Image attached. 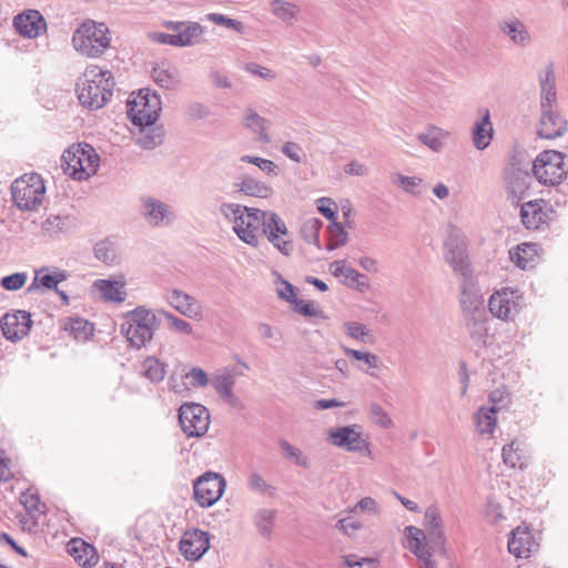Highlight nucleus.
<instances>
[{
  "instance_id": "nucleus-1",
  "label": "nucleus",
  "mask_w": 568,
  "mask_h": 568,
  "mask_svg": "<svg viewBox=\"0 0 568 568\" xmlns=\"http://www.w3.org/2000/svg\"><path fill=\"white\" fill-rule=\"evenodd\" d=\"M114 84L109 70L91 65L77 82L78 100L89 110H99L112 98Z\"/></svg>"
},
{
  "instance_id": "nucleus-2",
  "label": "nucleus",
  "mask_w": 568,
  "mask_h": 568,
  "mask_svg": "<svg viewBox=\"0 0 568 568\" xmlns=\"http://www.w3.org/2000/svg\"><path fill=\"white\" fill-rule=\"evenodd\" d=\"M220 211L225 219L233 223V231L239 239L253 247L258 245V224L261 223L263 231L264 224L273 213L236 203H223Z\"/></svg>"
},
{
  "instance_id": "nucleus-3",
  "label": "nucleus",
  "mask_w": 568,
  "mask_h": 568,
  "mask_svg": "<svg viewBox=\"0 0 568 568\" xmlns=\"http://www.w3.org/2000/svg\"><path fill=\"white\" fill-rule=\"evenodd\" d=\"M125 317L126 322L121 325V334L135 348H141L150 342L160 325L158 316L144 306L129 311Z\"/></svg>"
},
{
  "instance_id": "nucleus-4",
  "label": "nucleus",
  "mask_w": 568,
  "mask_h": 568,
  "mask_svg": "<svg viewBox=\"0 0 568 568\" xmlns=\"http://www.w3.org/2000/svg\"><path fill=\"white\" fill-rule=\"evenodd\" d=\"M110 31L102 22L84 21L73 33L74 49L89 58L100 57L110 47Z\"/></svg>"
},
{
  "instance_id": "nucleus-5",
  "label": "nucleus",
  "mask_w": 568,
  "mask_h": 568,
  "mask_svg": "<svg viewBox=\"0 0 568 568\" xmlns=\"http://www.w3.org/2000/svg\"><path fill=\"white\" fill-rule=\"evenodd\" d=\"M65 174L73 180L84 181L97 173L100 158L88 143H79L65 150L61 156Z\"/></svg>"
},
{
  "instance_id": "nucleus-6",
  "label": "nucleus",
  "mask_w": 568,
  "mask_h": 568,
  "mask_svg": "<svg viewBox=\"0 0 568 568\" xmlns=\"http://www.w3.org/2000/svg\"><path fill=\"white\" fill-rule=\"evenodd\" d=\"M567 155L556 150L540 152L532 163L535 179L544 185H559L568 174Z\"/></svg>"
},
{
  "instance_id": "nucleus-7",
  "label": "nucleus",
  "mask_w": 568,
  "mask_h": 568,
  "mask_svg": "<svg viewBox=\"0 0 568 568\" xmlns=\"http://www.w3.org/2000/svg\"><path fill=\"white\" fill-rule=\"evenodd\" d=\"M126 114L134 125H153L160 116L162 102L160 95L149 89H140L136 97L128 101Z\"/></svg>"
},
{
  "instance_id": "nucleus-8",
  "label": "nucleus",
  "mask_w": 568,
  "mask_h": 568,
  "mask_svg": "<svg viewBox=\"0 0 568 568\" xmlns=\"http://www.w3.org/2000/svg\"><path fill=\"white\" fill-rule=\"evenodd\" d=\"M45 186L41 176L37 173L23 175L11 185L13 203L21 211H33L43 201Z\"/></svg>"
},
{
  "instance_id": "nucleus-9",
  "label": "nucleus",
  "mask_w": 568,
  "mask_h": 568,
  "mask_svg": "<svg viewBox=\"0 0 568 568\" xmlns=\"http://www.w3.org/2000/svg\"><path fill=\"white\" fill-rule=\"evenodd\" d=\"M166 27L172 30V33L153 32L150 38L161 44L190 47L197 43L204 32L203 27L197 22L170 21Z\"/></svg>"
},
{
  "instance_id": "nucleus-10",
  "label": "nucleus",
  "mask_w": 568,
  "mask_h": 568,
  "mask_svg": "<svg viewBox=\"0 0 568 568\" xmlns=\"http://www.w3.org/2000/svg\"><path fill=\"white\" fill-rule=\"evenodd\" d=\"M224 477L215 471L207 470L193 483V497L202 508H209L220 500L225 491Z\"/></svg>"
},
{
  "instance_id": "nucleus-11",
  "label": "nucleus",
  "mask_w": 568,
  "mask_h": 568,
  "mask_svg": "<svg viewBox=\"0 0 568 568\" xmlns=\"http://www.w3.org/2000/svg\"><path fill=\"white\" fill-rule=\"evenodd\" d=\"M534 175L519 166L518 163H509L503 171V180L507 201L513 205H519L520 201L529 196Z\"/></svg>"
},
{
  "instance_id": "nucleus-12",
  "label": "nucleus",
  "mask_w": 568,
  "mask_h": 568,
  "mask_svg": "<svg viewBox=\"0 0 568 568\" xmlns=\"http://www.w3.org/2000/svg\"><path fill=\"white\" fill-rule=\"evenodd\" d=\"M179 423L187 437L203 436L210 425L209 409L197 403H184L178 412Z\"/></svg>"
},
{
  "instance_id": "nucleus-13",
  "label": "nucleus",
  "mask_w": 568,
  "mask_h": 568,
  "mask_svg": "<svg viewBox=\"0 0 568 568\" xmlns=\"http://www.w3.org/2000/svg\"><path fill=\"white\" fill-rule=\"evenodd\" d=\"M523 303V294L511 287L496 291L488 301V308L494 317L503 321L514 320L519 313Z\"/></svg>"
},
{
  "instance_id": "nucleus-14",
  "label": "nucleus",
  "mask_w": 568,
  "mask_h": 568,
  "mask_svg": "<svg viewBox=\"0 0 568 568\" xmlns=\"http://www.w3.org/2000/svg\"><path fill=\"white\" fill-rule=\"evenodd\" d=\"M555 211L544 200H534L520 205V220L528 230H540L552 220Z\"/></svg>"
},
{
  "instance_id": "nucleus-15",
  "label": "nucleus",
  "mask_w": 568,
  "mask_h": 568,
  "mask_svg": "<svg viewBox=\"0 0 568 568\" xmlns=\"http://www.w3.org/2000/svg\"><path fill=\"white\" fill-rule=\"evenodd\" d=\"M32 323L31 314L19 310L12 314H4L0 321V327L7 339L18 342L29 334Z\"/></svg>"
},
{
  "instance_id": "nucleus-16",
  "label": "nucleus",
  "mask_w": 568,
  "mask_h": 568,
  "mask_svg": "<svg viewBox=\"0 0 568 568\" xmlns=\"http://www.w3.org/2000/svg\"><path fill=\"white\" fill-rule=\"evenodd\" d=\"M13 27L23 38L36 39L47 31L48 24L39 10L28 9L13 18Z\"/></svg>"
},
{
  "instance_id": "nucleus-17",
  "label": "nucleus",
  "mask_w": 568,
  "mask_h": 568,
  "mask_svg": "<svg viewBox=\"0 0 568 568\" xmlns=\"http://www.w3.org/2000/svg\"><path fill=\"white\" fill-rule=\"evenodd\" d=\"M357 425H347L329 429V442L332 445L347 452H362L368 447Z\"/></svg>"
},
{
  "instance_id": "nucleus-18",
  "label": "nucleus",
  "mask_w": 568,
  "mask_h": 568,
  "mask_svg": "<svg viewBox=\"0 0 568 568\" xmlns=\"http://www.w3.org/2000/svg\"><path fill=\"white\" fill-rule=\"evenodd\" d=\"M263 233L267 237L268 242L285 256H290L293 253L294 244L292 240L282 239V236L288 235V230L285 222L281 219L277 213H272L264 224Z\"/></svg>"
},
{
  "instance_id": "nucleus-19",
  "label": "nucleus",
  "mask_w": 568,
  "mask_h": 568,
  "mask_svg": "<svg viewBox=\"0 0 568 568\" xmlns=\"http://www.w3.org/2000/svg\"><path fill=\"white\" fill-rule=\"evenodd\" d=\"M211 535L201 529L186 532L180 540V551L190 561L200 560L210 549Z\"/></svg>"
},
{
  "instance_id": "nucleus-20",
  "label": "nucleus",
  "mask_w": 568,
  "mask_h": 568,
  "mask_svg": "<svg viewBox=\"0 0 568 568\" xmlns=\"http://www.w3.org/2000/svg\"><path fill=\"white\" fill-rule=\"evenodd\" d=\"M538 135L542 139L554 140L562 136L567 131V120L555 109H540Z\"/></svg>"
},
{
  "instance_id": "nucleus-21",
  "label": "nucleus",
  "mask_w": 568,
  "mask_h": 568,
  "mask_svg": "<svg viewBox=\"0 0 568 568\" xmlns=\"http://www.w3.org/2000/svg\"><path fill=\"white\" fill-rule=\"evenodd\" d=\"M463 320L471 341L478 346H485L488 337V315L486 310L463 314Z\"/></svg>"
},
{
  "instance_id": "nucleus-22",
  "label": "nucleus",
  "mask_w": 568,
  "mask_h": 568,
  "mask_svg": "<svg viewBox=\"0 0 568 568\" xmlns=\"http://www.w3.org/2000/svg\"><path fill=\"white\" fill-rule=\"evenodd\" d=\"M459 303L463 314L485 310L483 295L474 283L473 275L462 280Z\"/></svg>"
},
{
  "instance_id": "nucleus-23",
  "label": "nucleus",
  "mask_w": 568,
  "mask_h": 568,
  "mask_svg": "<svg viewBox=\"0 0 568 568\" xmlns=\"http://www.w3.org/2000/svg\"><path fill=\"white\" fill-rule=\"evenodd\" d=\"M241 376H244V373L235 366H224L213 374L210 382L220 397L232 398L236 377Z\"/></svg>"
},
{
  "instance_id": "nucleus-24",
  "label": "nucleus",
  "mask_w": 568,
  "mask_h": 568,
  "mask_svg": "<svg viewBox=\"0 0 568 568\" xmlns=\"http://www.w3.org/2000/svg\"><path fill=\"white\" fill-rule=\"evenodd\" d=\"M445 260L462 277L473 275L466 250L460 244L445 243Z\"/></svg>"
},
{
  "instance_id": "nucleus-25",
  "label": "nucleus",
  "mask_w": 568,
  "mask_h": 568,
  "mask_svg": "<svg viewBox=\"0 0 568 568\" xmlns=\"http://www.w3.org/2000/svg\"><path fill=\"white\" fill-rule=\"evenodd\" d=\"M168 303L175 308L179 313L190 318L200 315V307L197 301L190 294L174 288L166 296Z\"/></svg>"
},
{
  "instance_id": "nucleus-26",
  "label": "nucleus",
  "mask_w": 568,
  "mask_h": 568,
  "mask_svg": "<svg viewBox=\"0 0 568 568\" xmlns=\"http://www.w3.org/2000/svg\"><path fill=\"white\" fill-rule=\"evenodd\" d=\"M535 548L536 544L528 530L516 528L511 531V536L508 539V550L511 555L517 558H528Z\"/></svg>"
},
{
  "instance_id": "nucleus-27",
  "label": "nucleus",
  "mask_w": 568,
  "mask_h": 568,
  "mask_svg": "<svg viewBox=\"0 0 568 568\" xmlns=\"http://www.w3.org/2000/svg\"><path fill=\"white\" fill-rule=\"evenodd\" d=\"M481 118L477 120L473 126L471 135L474 146L483 151L490 144L493 139V124L490 122V113L488 109L480 110Z\"/></svg>"
},
{
  "instance_id": "nucleus-28",
  "label": "nucleus",
  "mask_w": 568,
  "mask_h": 568,
  "mask_svg": "<svg viewBox=\"0 0 568 568\" xmlns=\"http://www.w3.org/2000/svg\"><path fill=\"white\" fill-rule=\"evenodd\" d=\"M92 286L101 293V298L105 302L122 303L125 301L126 292L123 277L119 281L95 280Z\"/></svg>"
},
{
  "instance_id": "nucleus-29",
  "label": "nucleus",
  "mask_w": 568,
  "mask_h": 568,
  "mask_svg": "<svg viewBox=\"0 0 568 568\" xmlns=\"http://www.w3.org/2000/svg\"><path fill=\"white\" fill-rule=\"evenodd\" d=\"M407 539L410 551L420 560H423L427 568H434L430 561L432 551L424 542L425 534L422 529L414 526L406 527Z\"/></svg>"
},
{
  "instance_id": "nucleus-30",
  "label": "nucleus",
  "mask_w": 568,
  "mask_h": 568,
  "mask_svg": "<svg viewBox=\"0 0 568 568\" xmlns=\"http://www.w3.org/2000/svg\"><path fill=\"white\" fill-rule=\"evenodd\" d=\"M425 528L430 542L435 546H443L445 534L443 529V520L437 506L432 505L425 511Z\"/></svg>"
},
{
  "instance_id": "nucleus-31",
  "label": "nucleus",
  "mask_w": 568,
  "mask_h": 568,
  "mask_svg": "<svg viewBox=\"0 0 568 568\" xmlns=\"http://www.w3.org/2000/svg\"><path fill=\"white\" fill-rule=\"evenodd\" d=\"M501 457L504 464L508 467L524 469L527 466L528 455L524 443L518 439L504 445Z\"/></svg>"
},
{
  "instance_id": "nucleus-32",
  "label": "nucleus",
  "mask_w": 568,
  "mask_h": 568,
  "mask_svg": "<svg viewBox=\"0 0 568 568\" xmlns=\"http://www.w3.org/2000/svg\"><path fill=\"white\" fill-rule=\"evenodd\" d=\"M141 212L145 221L152 226H159L171 214L169 205L153 197L143 200Z\"/></svg>"
},
{
  "instance_id": "nucleus-33",
  "label": "nucleus",
  "mask_w": 568,
  "mask_h": 568,
  "mask_svg": "<svg viewBox=\"0 0 568 568\" xmlns=\"http://www.w3.org/2000/svg\"><path fill=\"white\" fill-rule=\"evenodd\" d=\"M499 30L509 37L513 43L525 47L530 40V33L523 21L517 18L499 22Z\"/></svg>"
},
{
  "instance_id": "nucleus-34",
  "label": "nucleus",
  "mask_w": 568,
  "mask_h": 568,
  "mask_svg": "<svg viewBox=\"0 0 568 568\" xmlns=\"http://www.w3.org/2000/svg\"><path fill=\"white\" fill-rule=\"evenodd\" d=\"M47 271L48 267H42L36 271L33 281L27 290L29 293L37 291L41 287L45 290L55 291L58 288V285L68 278V273L65 271H58L54 272L53 274L45 273Z\"/></svg>"
},
{
  "instance_id": "nucleus-35",
  "label": "nucleus",
  "mask_w": 568,
  "mask_h": 568,
  "mask_svg": "<svg viewBox=\"0 0 568 568\" xmlns=\"http://www.w3.org/2000/svg\"><path fill=\"white\" fill-rule=\"evenodd\" d=\"M139 134L135 138V143L145 150H152L163 142V129L153 125H138Z\"/></svg>"
},
{
  "instance_id": "nucleus-36",
  "label": "nucleus",
  "mask_w": 568,
  "mask_h": 568,
  "mask_svg": "<svg viewBox=\"0 0 568 568\" xmlns=\"http://www.w3.org/2000/svg\"><path fill=\"white\" fill-rule=\"evenodd\" d=\"M537 256V244L521 243L515 252H510V258L521 270H527L534 266Z\"/></svg>"
},
{
  "instance_id": "nucleus-37",
  "label": "nucleus",
  "mask_w": 568,
  "mask_h": 568,
  "mask_svg": "<svg viewBox=\"0 0 568 568\" xmlns=\"http://www.w3.org/2000/svg\"><path fill=\"white\" fill-rule=\"evenodd\" d=\"M245 128L250 129L253 133L258 135V140L262 143H268L271 141L266 130L268 128V121L262 118L253 109L246 111V115L243 120Z\"/></svg>"
},
{
  "instance_id": "nucleus-38",
  "label": "nucleus",
  "mask_w": 568,
  "mask_h": 568,
  "mask_svg": "<svg viewBox=\"0 0 568 568\" xmlns=\"http://www.w3.org/2000/svg\"><path fill=\"white\" fill-rule=\"evenodd\" d=\"M236 185L239 186V192L247 196L268 199L273 194L271 186L252 176H245L241 183Z\"/></svg>"
},
{
  "instance_id": "nucleus-39",
  "label": "nucleus",
  "mask_w": 568,
  "mask_h": 568,
  "mask_svg": "<svg viewBox=\"0 0 568 568\" xmlns=\"http://www.w3.org/2000/svg\"><path fill=\"white\" fill-rule=\"evenodd\" d=\"M166 365L153 356L146 357L141 363L140 374L152 383H160L164 379Z\"/></svg>"
},
{
  "instance_id": "nucleus-40",
  "label": "nucleus",
  "mask_w": 568,
  "mask_h": 568,
  "mask_svg": "<svg viewBox=\"0 0 568 568\" xmlns=\"http://www.w3.org/2000/svg\"><path fill=\"white\" fill-rule=\"evenodd\" d=\"M271 11L283 22L293 24L297 20L300 8L295 3L285 0H273Z\"/></svg>"
},
{
  "instance_id": "nucleus-41",
  "label": "nucleus",
  "mask_w": 568,
  "mask_h": 568,
  "mask_svg": "<svg viewBox=\"0 0 568 568\" xmlns=\"http://www.w3.org/2000/svg\"><path fill=\"white\" fill-rule=\"evenodd\" d=\"M278 446L284 459L290 460L304 469H308L311 467L310 458L303 454L300 448L293 446L286 439H280Z\"/></svg>"
},
{
  "instance_id": "nucleus-42",
  "label": "nucleus",
  "mask_w": 568,
  "mask_h": 568,
  "mask_svg": "<svg viewBox=\"0 0 568 568\" xmlns=\"http://www.w3.org/2000/svg\"><path fill=\"white\" fill-rule=\"evenodd\" d=\"M495 408L480 407L475 414L476 426L480 434H491L497 424Z\"/></svg>"
},
{
  "instance_id": "nucleus-43",
  "label": "nucleus",
  "mask_w": 568,
  "mask_h": 568,
  "mask_svg": "<svg viewBox=\"0 0 568 568\" xmlns=\"http://www.w3.org/2000/svg\"><path fill=\"white\" fill-rule=\"evenodd\" d=\"M323 227V222L317 217L307 219L301 227V235L308 244H314L318 250L322 248L320 242V232Z\"/></svg>"
},
{
  "instance_id": "nucleus-44",
  "label": "nucleus",
  "mask_w": 568,
  "mask_h": 568,
  "mask_svg": "<svg viewBox=\"0 0 568 568\" xmlns=\"http://www.w3.org/2000/svg\"><path fill=\"white\" fill-rule=\"evenodd\" d=\"M342 348L346 356L352 357L353 359L358 362H364L367 365V368H361L362 371H364L366 374L371 376H376V374L369 371V368H378L381 361L377 355L369 352L353 349L347 346H343Z\"/></svg>"
},
{
  "instance_id": "nucleus-45",
  "label": "nucleus",
  "mask_w": 568,
  "mask_h": 568,
  "mask_svg": "<svg viewBox=\"0 0 568 568\" xmlns=\"http://www.w3.org/2000/svg\"><path fill=\"white\" fill-rule=\"evenodd\" d=\"M276 518V510L274 509H260L254 516V524L258 532L264 537H270L274 520Z\"/></svg>"
},
{
  "instance_id": "nucleus-46",
  "label": "nucleus",
  "mask_w": 568,
  "mask_h": 568,
  "mask_svg": "<svg viewBox=\"0 0 568 568\" xmlns=\"http://www.w3.org/2000/svg\"><path fill=\"white\" fill-rule=\"evenodd\" d=\"M70 225L69 216L50 215L42 222V231L50 236L67 232Z\"/></svg>"
},
{
  "instance_id": "nucleus-47",
  "label": "nucleus",
  "mask_w": 568,
  "mask_h": 568,
  "mask_svg": "<svg viewBox=\"0 0 568 568\" xmlns=\"http://www.w3.org/2000/svg\"><path fill=\"white\" fill-rule=\"evenodd\" d=\"M81 547L83 548V552L85 555V558H83L82 555H79V549L73 546L70 550V552L74 556L75 560L79 561V564L83 567H92L98 561V555L93 546H90L89 544L81 540Z\"/></svg>"
},
{
  "instance_id": "nucleus-48",
  "label": "nucleus",
  "mask_w": 568,
  "mask_h": 568,
  "mask_svg": "<svg viewBox=\"0 0 568 568\" xmlns=\"http://www.w3.org/2000/svg\"><path fill=\"white\" fill-rule=\"evenodd\" d=\"M152 78L158 85L168 90L174 89L179 82L172 72L161 67L153 68Z\"/></svg>"
},
{
  "instance_id": "nucleus-49",
  "label": "nucleus",
  "mask_w": 568,
  "mask_h": 568,
  "mask_svg": "<svg viewBox=\"0 0 568 568\" xmlns=\"http://www.w3.org/2000/svg\"><path fill=\"white\" fill-rule=\"evenodd\" d=\"M28 280V275L24 272H17L10 275L3 276L0 280V285L3 290L14 292L22 288Z\"/></svg>"
},
{
  "instance_id": "nucleus-50",
  "label": "nucleus",
  "mask_w": 568,
  "mask_h": 568,
  "mask_svg": "<svg viewBox=\"0 0 568 568\" xmlns=\"http://www.w3.org/2000/svg\"><path fill=\"white\" fill-rule=\"evenodd\" d=\"M418 140L433 151H439L443 146L440 129L430 126L426 132L418 134Z\"/></svg>"
},
{
  "instance_id": "nucleus-51",
  "label": "nucleus",
  "mask_w": 568,
  "mask_h": 568,
  "mask_svg": "<svg viewBox=\"0 0 568 568\" xmlns=\"http://www.w3.org/2000/svg\"><path fill=\"white\" fill-rule=\"evenodd\" d=\"M69 329L77 339H87L93 332L92 324L81 317L72 318L69 324Z\"/></svg>"
},
{
  "instance_id": "nucleus-52",
  "label": "nucleus",
  "mask_w": 568,
  "mask_h": 568,
  "mask_svg": "<svg viewBox=\"0 0 568 568\" xmlns=\"http://www.w3.org/2000/svg\"><path fill=\"white\" fill-rule=\"evenodd\" d=\"M160 315L165 317L170 329L185 335H190L192 333V325L189 322L175 316L168 311H161Z\"/></svg>"
},
{
  "instance_id": "nucleus-53",
  "label": "nucleus",
  "mask_w": 568,
  "mask_h": 568,
  "mask_svg": "<svg viewBox=\"0 0 568 568\" xmlns=\"http://www.w3.org/2000/svg\"><path fill=\"white\" fill-rule=\"evenodd\" d=\"M241 162L254 164L261 171L265 172L267 175H277V171H276L277 166L271 160L245 154V155L241 156Z\"/></svg>"
},
{
  "instance_id": "nucleus-54",
  "label": "nucleus",
  "mask_w": 568,
  "mask_h": 568,
  "mask_svg": "<svg viewBox=\"0 0 568 568\" xmlns=\"http://www.w3.org/2000/svg\"><path fill=\"white\" fill-rule=\"evenodd\" d=\"M247 486L251 490L257 491L261 494H266L268 496H273L275 491V487L268 485L264 478L256 471L252 473L247 480Z\"/></svg>"
},
{
  "instance_id": "nucleus-55",
  "label": "nucleus",
  "mask_w": 568,
  "mask_h": 568,
  "mask_svg": "<svg viewBox=\"0 0 568 568\" xmlns=\"http://www.w3.org/2000/svg\"><path fill=\"white\" fill-rule=\"evenodd\" d=\"M209 21H212L219 26H224L229 29L236 31L237 33H243L244 26L241 21L236 19L229 18L222 13H209L206 16Z\"/></svg>"
},
{
  "instance_id": "nucleus-56",
  "label": "nucleus",
  "mask_w": 568,
  "mask_h": 568,
  "mask_svg": "<svg viewBox=\"0 0 568 568\" xmlns=\"http://www.w3.org/2000/svg\"><path fill=\"white\" fill-rule=\"evenodd\" d=\"M318 212L326 217L329 223L337 220L338 207L337 204L329 197H321L317 200Z\"/></svg>"
},
{
  "instance_id": "nucleus-57",
  "label": "nucleus",
  "mask_w": 568,
  "mask_h": 568,
  "mask_svg": "<svg viewBox=\"0 0 568 568\" xmlns=\"http://www.w3.org/2000/svg\"><path fill=\"white\" fill-rule=\"evenodd\" d=\"M489 400L491 403L490 408H495V410L498 412L508 406L510 403V394L506 387H499L489 394Z\"/></svg>"
},
{
  "instance_id": "nucleus-58",
  "label": "nucleus",
  "mask_w": 568,
  "mask_h": 568,
  "mask_svg": "<svg viewBox=\"0 0 568 568\" xmlns=\"http://www.w3.org/2000/svg\"><path fill=\"white\" fill-rule=\"evenodd\" d=\"M344 325L349 337L363 343L368 342L371 333L364 324L358 322H346Z\"/></svg>"
},
{
  "instance_id": "nucleus-59",
  "label": "nucleus",
  "mask_w": 568,
  "mask_h": 568,
  "mask_svg": "<svg viewBox=\"0 0 568 568\" xmlns=\"http://www.w3.org/2000/svg\"><path fill=\"white\" fill-rule=\"evenodd\" d=\"M369 413L374 418L375 424L384 427L390 428L393 426V420L387 414V412L377 403H372L369 405Z\"/></svg>"
},
{
  "instance_id": "nucleus-60",
  "label": "nucleus",
  "mask_w": 568,
  "mask_h": 568,
  "mask_svg": "<svg viewBox=\"0 0 568 568\" xmlns=\"http://www.w3.org/2000/svg\"><path fill=\"white\" fill-rule=\"evenodd\" d=\"M293 310L306 317H317L321 311L315 307V303L312 301H303L301 298L293 300Z\"/></svg>"
},
{
  "instance_id": "nucleus-61",
  "label": "nucleus",
  "mask_w": 568,
  "mask_h": 568,
  "mask_svg": "<svg viewBox=\"0 0 568 568\" xmlns=\"http://www.w3.org/2000/svg\"><path fill=\"white\" fill-rule=\"evenodd\" d=\"M335 527L344 535L353 537L356 531L363 528V524L359 520L353 519L352 517H346L339 519Z\"/></svg>"
},
{
  "instance_id": "nucleus-62",
  "label": "nucleus",
  "mask_w": 568,
  "mask_h": 568,
  "mask_svg": "<svg viewBox=\"0 0 568 568\" xmlns=\"http://www.w3.org/2000/svg\"><path fill=\"white\" fill-rule=\"evenodd\" d=\"M346 277H345V284L351 287H355L359 291H363V288L368 286V283L366 281V276L364 274H361L353 267H349V270H346Z\"/></svg>"
},
{
  "instance_id": "nucleus-63",
  "label": "nucleus",
  "mask_w": 568,
  "mask_h": 568,
  "mask_svg": "<svg viewBox=\"0 0 568 568\" xmlns=\"http://www.w3.org/2000/svg\"><path fill=\"white\" fill-rule=\"evenodd\" d=\"M281 151L285 156L296 163H302L305 160V154L302 148L295 142H285Z\"/></svg>"
},
{
  "instance_id": "nucleus-64",
  "label": "nucleus",
  "mask_w": 568,
  "mask_h": 568,
  "mask_svg": "<svg viewBox=\"0 0 568 568\" xmlns=\"http://www.w3.org/2000/svg\"><path fill=\"white\" fill-rule=\"evenodd\" d=\"M327 233L332 240L337 241V245H345L348 240V234L345 231L344 226L336 221L331 222L327 226Z\"/></svg>"
}]
</instances>
